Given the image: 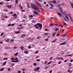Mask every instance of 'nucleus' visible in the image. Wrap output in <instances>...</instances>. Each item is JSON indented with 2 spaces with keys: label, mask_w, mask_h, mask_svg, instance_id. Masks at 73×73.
<instances>
[{
  "label": "nucleus",
  "mask_w": 73,
  "mask_h": 73,
  "mask_svg": "<svg viewBox=\"0 0 73 73\" xmlns=\"http://www.w3.org/2000/svg\"><path fill=\"white\" fill-rule=\"evenodd\" d=\"M37 38L38 39H40V38H40V36H38Z\"/></svg>",
  "instance_id": "nucleus-47"
},
{
  "label": "nucleus",
  "mask_w": 73,
  "mask_h": 73,
  "mask_svg": "<svg viewBox=\"0 0 73 73\" xmlns=\"http://www.w3.org/2000/svg\"><path fill=\"white\" fill-rule=\"evenodd\" d=\"M68 15L69 17L70 18V20H71L72 22H73V20L72 19V17H71V16H70V14H68Z\"/></svg>",
  "instance_id": "nucleus-6"
},
{
  "label": "nucleus",
  "mask_w": 73,
  "mask_h": 73,
  "mask_svg": "<svg viewBox=\"0 0 73 73\" xmlns=\"http://www.w3.org/2000/svg\"><path fill=\"white\" fill-rule=\"evenodd\" d=\"M19 61V60H17V61H15V62H18Z\"/></svg>",
  "instance_id": "nucleus-43"
},
{
  "label": "nucleus",
  "mask_w": 73,
  "mask_h": 73,
  "mask_svg": "<svg viewBox=\"0 0 73 73\" xmlns=\"http://www.w3.org/2000/svg\"><path fill=\"white\" fill-rule=\"evenodd\" d=\"M17 48V47L15 46L13 47V49H16Z\"/></svg>",
  "instance_id": "nucleus-63"
},
{
  "label": "nucleus",
  "mask_w": 73,
  "mask_h": 73,
  "mask_svg": "<svg viewBox=\"0 0 73 73\" xmlns=\"http://www.w3.org/2000/svg\"><path fill=\"white\" fill-rule=\"evenodd\" d=\"M50 5H51V6L52 7H54V6H53V5H52V4H51V3H50Z\"/></svg>",
  "instance_id": "nucleus-44"
},
{
  "label": "nucleus",
  "mask_w": 73,
  "mask_h": 73,
  "mask_svg": "<svg viewBox=\"0 0 73 73\" xmlns=\"http://www.w3.org/2000/svg\"><path fill=\"white\" fill-rule=\"evenodd\" d=\"M56 40H57V38H56L55 40H54V41H52V42H54Z\"/></svg>",
  "instance_id": "nucleus-34"
},
{
  "label": "nucleus",
  "mask_w": 73,
  "mask_h": 73,
  "mask_svg": "<svg viewBox=\"0 0 73 73\" xmlns=\"http://www.w3.org/2000/svg\"><path fill=\"white\" fill-rule=\"evenodd\" d=\"M17 16V14L15 13L14 15H13V16Z\"/></svg>",
  "instance_id": "nucleus-33"
},
{
  "label": "nucleus",
  "mask_w": 73,
  "mask_h": 73,
  "mask_svg": "<svg viewBox=\"0 0 73 73\" xmlns=\"http://www.w3.org/2000/svg\"><path fill=\"white\" fill-rule=\"evenodd\" d=\"M4 68H3L2 69H1L0 70V71H3V70H4Z\"/></svg>",
  "instance_id": "nucleus-38"
},
{
  "label": "nucleus",
  "mask_w": 73,
  "mask_h": 73,
  "mask_svg": "<svg viewBox=\"0 0 73 73\" xmlns=\"http://www.w3.org/2000/svg\"><path fill=\"white\" fill-rule=\"evenodd\" d=\"M37 25H38V26H39V27L40 28V29L42 28V25L40 23H37Z\"/></svg>",
  "instance_id": "nucleus-4"
},
{
  "label": "nucleus",
  "mask_w": 73,
  "mask_h": 73,
  "mask_svg": "<svg viewBox=\"0 0 73 73\" xmlns=\"http://www.w3.org/2000/svg\"><path fill=\"white\" fill-rule=\"evenodd\" d=\"M52 58H53V57H50V60H52Z\"/></svg>",
  "instance_id": "nucleus-46"
},
{
  "label": "nucleus",
  "mask_w": 73,
  "mask_h": 73,
  "mask_svg": "<svg viewBox=\"0 0 73 73\" xmlns=\"http://www.w3.org/2000/svg\"><path fill=\"white\" fill-rule=\"evenodd\" d=\"M21 6V4H20L19 5V7H20Z\"/></svg>",
  "instance_id": "nucleus-48"
},
{
  "label": "nucleus",
  "mask_w": 73,
  "mask_h": 73,
  "mask_svg": "<svg viewBox=\"0 0 73 73\" xmlns=\"http://www.w3.org/2000/svg\"><path fill=\"white\" fill-rule=\"evenodd\" d=\"M61 61L59 62H58V64H61Z\"/></svg>",
  "instance_id": "nucleus-54"
},
{
  "label": "nucleus",
  "mask_w": 73,
  "mask_h": 73,
  "mask_svg": "<svg viewBox=\"0 0 73 73\" xmlns=\"http://www.w3.org/2000/svg\"><path fill=\"white\" fill-rule=\"evenodd\" d=\"M20 49H21V50H22L24 49V47L23 46H21L20 47Z\"/></svg>",
  "instance_id": "nucleus-13"
},
{
  "label": "nucleus",
  "mask_w": 73,
  "mask_h": 73,
  "mask_svg": "<svg viewBox=\"0 0 73 73\" xmlns=\"http://www.w3.org/2000/svg\"><path fill=\"white\" fill-rule=\"evenodd\" d=\"M48 39L47 38H46L45 40V41H48Z\"/></svg>",
  "instance_id": "nucleus-49"
},
{
  "label": "nucleus",
  "mask_w": 73,
  "mask_h": 73,
  "mask_svg": "<svg viewBox=\"0 0 73 73\" xmlns=\"http://www.w3.org/2000/svg\"><path fill=\"white\" fill-rule=\"evenodd\" d=\"M63 19L65 20V21H67L68 20H69V18L68 17V15H66V18L67 19H66L64 17H63Z\"/></svg>",
  "instance_id": "nucleus-3"
},
{
  "label": "nucleus",
  "mask_w": 73,
  "mask_h": 73,
  "mask_svg": "<svg viewBox=\"0 0 73 73\" xmlns=\"http://www.w3.org/2000/svg\"><path fill=\"white\" fill-rule=\"evenodd\" d=\"M52 61H50V62H48V64H47V65H49V64H50V63H51Z\"/></svg>",
  "instance_id": "nucleus-27"
},
{
  "label": "nucleus",
  "mask_w": 73,
  "mask_h": 73,
  "mask_svg": "<svg viewBox=\"0 0 73 73\" xmlns=\"http://www.w3.org/2000/svg\"><path fill=\"white\" fill-rule=\"evenodd\" d=\"M62 6H64L65 5V3H63L62 4Z\"/></svg>",
  "instance_id": "nucleus-32"
},
{
  "label": "nucleus",
  "mask_w": 73,
  "mask_h": 73,
  "mask_svg": "<svg viewBox=\"0 0 73 73\" xmlns=\"http://www.w3.org/2000/svg\"><path fill=\"white\" fill-rule=\"evenodd\" d=\"M62 23H63L64 24V25H66V23H65L63 21H62Z\"/></svg>",
  "instance_id": "nucleus-26"
},
{
  "label": "nucleus",
  "mask_w": 73,
  "mask_h": 73,
  "mask_svg": "<svg viewBox=\"0 0 73 73\" xmlns=\"http://www.w3.org/2000/svg\"><path fill=\"white\" fill-rule=\"evenodd\" d=\"M13 41H14V39H11V42H13Z\"/></svg>",
  "instance_id": "nucleus-62"
},
{
  "label": "nucleus",
  "mask_w": 73,
  "mask_h": 73,
  "mask_svg": "<svg viewBox=\"0 0 73 73\" xmlns=\"http://www.w3.org/2000/svg\"><path fill=\"white\" fill-rule=\"evenodd\" d=\"M30 17H33L32 16V15H31L30 16Z\"/></svg>",
  "instance_id": "nucleus-61"
},
{
  "label": "nucleus",
  "mask_w": 73,
  "mask_h": 73,
  "mask_svg": "<svg viewBox=\"0 0 73 73\" xmlns=\"http://www.w3.org/2000/svg\"><path fill=\"white\" fill-rule=\"evenodd\" d=\"M48 62L47 61H45L44 62V64L45 65H46V63Z\"/></svg>",
  "instance_id": "nucleus-50"
},
{
  "label": "nucleus",
  "mask_w": 73,
  "mask_h": 73,
  "mask_svg": "<svg viewBox=\"0 0 73 73\" xmlns=\"http://www.w3.org/2000/svg\"><path fill=\"white\" fill-rule=\"evenodd\" d=\"M25 37V35L24 34L21 35V38H24Z\"/></svg>",
  "instance_id": "nucleus-5"
},
{
  "label": "nucleus",
  "mask_w": 73,
  "mask_h": 73,
  "mask_svg": "<svg viewBox=\"0 0 73 73\" xmlns=\"http://www.w3.org/2000/svg\"><path fill=\"white\" fill-rule=\"evenodd\" d=\"M12 60H15V59L13 58H12L11 59Z\"/></svg>",
  "instance_id": "nucleus-64"
},
{
  "label": "nucleus",
  "mask_w": 73,
  "mask_h": 73,
  "mask_svg": "<svg viewBox=\"0 0 73 73\" xmlns=\"http://www.w3.org/2000/svg\"><path fill=\"white\" fill-rule=\"evenodd\" d=\"M37 70L38 71V70H39L40 69V67H37L36 68Z\"/></svg>",
  "instance_id": "nucleus-39"
},
{
  "label": "nucleus",
  "mask_w": 73,
  "mask_h": 73,
  "mask_svg": "<svg viewBox=\"0 0 73 73\" xmlns=\"http://www.w3.org/2000/svg\"><path fill=\"white\" fill-rule=\"evenodd\" d=\"M66 36V34H64V35H62V36H63V37H65V36Z\"/></svg>",
  "instance_id": "nucleus-35"
},
{
  "label": "nucleus",
  "mask_w": 73,
  "mask_h": 73,
  "mask_svg": "<svg viewBox=\"0 0 73 73\" xmlns=\"http://www.w3.org/2000/svg\"><path fill=\"white\" fill-rule=\"evenodd\" d=\"M11 24H10L8 25V27H10V26H11Z\"/></svg>",
  "instance_id": "nucleus-58"
},
{
  "label": "nucleus",
  "mask_w": 73,
  "mask_h": 73,
  "mask_svg": "<svg viewBox=\"0 0 73 73\" xmlns=\"http://www.w3.org/2000/svg\"><path fill=\"white\" fill-rule=\"evenodd\" d=\"M17 54H18V53L17 52L16 53L14 54V55L15 56H17Z\"/></svg>",
  "instance_id": "nucleus-36"
},
{
  "label": "nucleus",
  "mask_w": 73,
  "mask_h": 73,
  "mask_svg": "<svg viewBox=\"0 0 73 73\" xmlns=\"http://www.w3.org/2000/svg\"><path fill=\"white\" fill-rule=\"evenodd\" d=\"M49 26V27H50L51 26H54V25L52 23H50Z\"/></svg>",
  "instance_id": "nucleus-18"
},
{
  "label": "nucleus",
  "mask_w": 73,
  "mask_h": 73,
  "mask_svg": "<svg viewBox=\"0 0 73 73\" xmlns=\"http://www.w3.org/2000/svg\"><path fill=\"white\" fill-rule=\"evenodd\" d=\"M67 61H68V60H65L64 61V62H67Z\"/></svg>",
  "instance_id": "nucleus-56"
},
{
  "label": "nucleus",
  "mask_w": 73,
  "mask_h": 73,
  "mask_svg": "<svg viewBox=\"0 0 73 73\" xmlns=\"http://www.w3.org/2000/svg\"><path fill=\"white\" fill-rule=\"evenodd\" d=\"M59 9H60V11L62 14L64 15V14H65V13H66V11H64V12H63V11L62 10V8L61 7H59Z\"/></svg>",
  "instance_id": "nucleus-2"
},
{
  "label": "nucleus",
  "mask_w": 73,
  "mask_h": 73,
  "mask_svg": "<svg viewBox=\"0 0 73 73\" xmlns=\"http://www.w3.org/2000/svg\"><path fill=\"white\" fill-rule=\"evenodd\" d=\"M36 61H37L38 62H39V61H40V60L39 59H37L36 60Z\"/></svg>",
  "instance_id": "nucleus-30"
},
{
  "label": "nucleus",
  "mask_w": 73,
  "mask_h": 73,
  "mask_svg": "<svg viewBox=\"0 0 73 73\" xmlns=\"http://www.w3.org/2000/svg\"><path fill=\"white\" fill-rule=\"evenodd\" d=\"M36 65L37 64H36V63H35L33 64V65H34V66H36Z\"/></svg>",
  "instance_id": "nucleus-41"
},
{
  "label": "nucleus",
  "mask_w": 73,
  "mask_h": 73,
  "mask_svg": "<svg viewBox=\"0 0 73 73\" xmlns=\"http://www.w3.org/2000/svg\"><path fill=\"white\" fill-rule=\"evenodd\" d=\"M6 62H4L3 63V66H4V65H5V64H6Z\"/></svg>",
  "instance_id": "nucleus-24"
},
{
  "label": "nucleus",
  "mask_w": 73,
  "mask_h": 73,
  "mask_svg": "<svg viewBox=\"0 0 73 73\" xmlns=\"http://www.w3.org/2000/svg\"><path fill=\"white\" fill-rule=\"evenodd\" d=\"M12 48V47H5V49H11Z\"/></svg>",
  "instance_id": "nucleus-14"
},
{
  "label": "nucleus",
  "mask_w": 73,
  "mask_h": 73,
  "mask_svg": "<svg viewBox=\"0 0 73 73\" xmlns=\"http://www.w3.org/2000/svg\"><path fill=\"white\" fill-rule=\"evenodd\" d=\"M34 70L35 71H37V68H35V69H34Z\"/></svg>",
  "instance_id": "nucleus-45"
},
{
  "label": "nucleus",
  "mask_w": 73,
  "mask_h": 73,
  "mask_svg": "<svg viewBox=\"0 0 73 73\" xmlns=\"http://www.w3.org/2000/svg\"><path fill=\"white\" fill-rule=\"evenodd\" d=\"M60 34H57L56 35V36H60Z\"/></svg>",
  "instance_id": "nucleus-53"
},
{
  "label": "nucleus",
  "mask_w": 73,
  "mask_h": 73,
  "mask_svg": "<svg viewBox=\"0 0 73 73\" xmlns=\"http://www.w3.org/2000/svg\"><path fill=\"white\" fill-rule=\"evenodd\" d=\"M56 34V33H54L52 35V36H53V37H54V36H55V34Z\"/></svg>",
  "instance_id": "nucleus-28"
},
{
  "label": "nucleus",
  "mask_w": 73,
  "mask_h": 73,
  "mask_svg": "<svg viewBox=\"0 0 73 73\" xmlns=\"http://www.w3.org/2000/svg\"><path fill=\"white\" fill-rule=\"evenodd\" d=\"M11 62H15V60H12L11 61Z\"/></svg>",
  "instance_id": "nucleus-52"
},
{
  "label": "nucleus",
  "mask_w": 73,
  "mask_h": 73,
  "mask_svg": "<svg viewBox=\"0 0 73 73\" xmlns=\"http://www.w3.org/2000/svg\"><path fill=\"white\" fill-rule=\"evenodd\" d=\"M32 22L33 23H36V21L34 20V21H32Z\"/></svg>",
  "instance_id": "nucleus-23"
},
{
  "label": "nucleus",
  "mask_w": 73,
  "mask_h": 73,
  "mask_svg": "<svg viewBox=\"0 0 73 73\" xmlns=\"http://www.w3.org/2000/svg\"><path fill=\"white\" fill-rule=\"evenodd\" d=\"M58 60L60 59L62 60H64V59L62 58H60V57H58L56 58Z\"/></svg>",
  "instance_id": "nucleus-7"
},
{
  "label": "nucleus",
  "mask_w": 73,
  "mask_h": 73,
  "mask_svg": "<svg viewBox=\"0 0 73 73\" xmlns=\"http://www.w3.org/2000/svg\"><path fill=\"white\" fill-rule=\"evenodd\" d=\"M56 29L55 30V32H57V31H58V29L57 28V27H56Z\"/></svg>",
  "instance_id": "nucleus-22"
},
{
  "label": "nucleus",
  "mask_w": 73,
  "mask_h": 73,
  "mask_svg": "<svg viewBox=\"0 0 73 73\" xmlns=\"http://www.w3.org/2000/svg\"><path fill=\"white\" fill-rule=\"evenodd\" d=\"M8 59V58H5L3 59V60H7Z\"/></svg>",
  "instance_id": "nucleus-29"
},
{
  "label": "nucleus",
  "mask_w": 73,
  "mask_h": 73,
  "mask_svg": "<svg viewBox=\"0 0 73 73\" xmlns=\"http://www.w3.org/2000/svg\"><path fill=\"white\" fill-rule=\"evenodd\" d=\"M57 14L59 15L60 17H61V16H62V15H61V14L60 13H57Z\"/></svg>",
  "instance_id": "nucleus-9"
},
{
  "label": "nucleus",
  "mask_w": 73,
  "mask_h": 73,
  "mask_svg": "<svg viewBox=\"0 0 73 73\" xmlns=\"http://www.w3.org/2000/svg\"><path fill=\"white\" fill-rule=\"evenodd\" d=\"M24 53H25V54H28V51H26L24 52Z\"/></svg>",
  "instance_id": "nucleus-17"
},
{
  "label": "nucleus",
  "mask_w": 73,
  "mask_h": 73,
  "mask_svg": "<svg viewBox=\"0 0 73 73\" xmlns=\"http://www.w3.org/2000/svg\"><path fill=\"white\" fill-rule=\"evenodd\" d=\"M66 44V43H65V42H64L60 44V45H65V44Z\"/></svg>",
  "instance_id": "nucleus-10"
},
{
  "label": "nucleus",
  "mask_w": 73,
  "mask_h": 73,
  "mask_svg": "<svg viewBox=\"0 0 73 73\" xmlns=\"http://www.w3.org/2000/svg\"><path fill=\"white\" fill-rule=\"evenodd\" d=\"M23 18L24 19H27V16L26 15H24L23 16Z\"/></svg>",
  "instance_id": "nucleus-21"
},
{
  "label": "nucleus",
  "mask_w": 73,
  "mask_h": 73,
  "mask_svg": "<svg viewBox=\"0 0 73 73\" xmlns=\"http://www.w3.org/2000/svg\"><path fill=\"white\" fill-rule=\"evenodd\" d=\"M27 40H31V38L30 37L28 38H27Z\"/></svg>",
  "instance_id": "nucleus-19"
},
{
  "label": "nucleus",
  "mask_w": 73,
  "mask_h": 73,
  "mask_svg": "<svg viewBox=\"0 0 73 73\" xmlns=\"http://www.w3.org/2000/svg\"><path fill=\"white\" fill-rule=\"evenodd\" d=\"M53 3H55V4H57V3L55 1H53Z\"/></svg>",
  "instance_id": "nucleus-40"
},
{
  "label": "nucleus",
  "mask_w": 73,
  "mask_h": 73,
  "mask_svg": "<svg viewBox=\"0 0 73 73\" xmlns=\"http://www.w3.org/2000/svg\"><path fill=\"white\" fill-rule=\"evenodd\" d=\"M35 2L36 3H37V4L38 5H39V6H40V7H41V5H40V4H39V3H38L37 2V1H35Z\"/></svg>",
  "instance_id": "nucleus-12"
},
{
  "label": "nucleus",
  "mask_w": 73,
  "mask_h": 73,
  "mask_svg": "<svg viewBox=\"0 0 73 73\" xmlns=\"http://www.w3.org/2000/svg\"><path fill=\"white\" fill-rule=\"evenodd\" d=\"M54 25H56V26H57V27H59V26H58V25L56 23H55Z\"/></svg>",
  "instance_id": "nucleus-31"
},
{
  "label": "nucleus",
  "mask_w": 73,
  "mask_h": 73,
  "mask_svg": "<svg viewBox=\"0 0 73 73\" xmlns=\"http://www.w3.org/2000/svg\"><path fill=\"white\" fill-rule=\"evenodd\" d=\"M7 7H8V8H12V6L11 5L7 6Z\"/></svg>",
  "instance_id": "nucleus-11"
},
{
  "label": "nucleus",
  "mask_w": 73,
  "mask_h": 73,
  "mask_svg": "<svg viewBox=\"0 0 73 73\" xmlns=\"http://www.w3.org/2000/svg\"><path fill=\"white\" fill-rule=\"evenodd\" d=\"M13 13V12L12 11H11L10 12V14H12Z\"/></svg>",
  "instance_id": "nucleus-59"
},
{
  "label": "nucleus",
  "mask_w": 73,
  "mask_h": 73,
  "mask_svg": "<svg viewBox=\"0 0 73 73\" xmlns=\"http://www.w3.org/2000/svg\"><path fill=\"white\" fill-rule=\"evenodd\" d=\"M28 48L29 49H31V46H29L28 47Z\"/></svg>",
  "instance_id": "nucleus-51"
},
{
  "label": "nucleus",
  "mask_w": 73,
  "mask_h": 73,
  "mask_svg": "<svg viewBox=\"0 0 73 73\" xmlns=\"http://www.w3.org/2000/svg\"><path fill=\"white\" fill-rule=\"evenodd\" d=\"M3 11L4 12H8V10L7 9H4Z\"/></svg>",
  "instance_id": "nucleus-25"
},
{
  "label": "nucleus",
  "mask_w": 73,
  "mask_h": 73,
  "mask_svg": "<svg viewBox=\"0 0 73 73\" xmlns=\"http://www.w3.org/2000/svg\"><path fill=\"white\" fill-rule=\"evenodd\" d=\"M15 60H19V59H18V58H15Z\"/></svg>",
  "instance_id": "nucleus-42"
},
{
  "label": "nucleus",
  "mask_w": 73,
  "mask_h": 73,
  "mask_svg": "<svg viewBox=\"0 0 73 73\" xmlns=\"http://www.w3.org/2000/svg\"><path fill=\"white\" fill-rule=\"evenodd\" d=\"M46 4V2H44L43 3V4L44 5H45V4Z\"/></svg>",
  "instance_id": "nucleus-55"
},
{
  "label": "nucleus",
  "mask_w": 73,
  "mask_h": 73,
  "mask_svg": "<svg viewBox=\"0 0 73 73\" xmlns=\"http://www.w3.org/2000/svg\"><path fill=\"white\" fill-rule=\"evenodd\" d=\"M14 65H15V64H12L11 65V66H14Z\"/></svg>",
  "instance_id": "nucleus-60"
},
{
  "label": "nucleus",
  "mask_w": 73,
  "mask_h": 73,
  "mask_svg": "<svg viewBox=\"0 0 73 73\" xmlns=\"http://www.w3.org/2000/svg\"><path fill=\"white\" fill-rule=\"evenodd\" d=\"M15 4H17L18 3V0H15Z\"/></svg>",
  "instance_id": "nucleus-20"
},
{
  "label": "nucleus",
  "mask_w": 73,
  "mask_h": 73,
  "mask_svg": "<svg viewBox=\"0 0 73 73\" xmlns=\"http://www.w3.org/2000/svg\"><path fill=\"white\" fill-rule=\"evenodd\" d=\"M73 59H72L70 60V62H73Z\"/></svg>",
  "instance_id": "nucleus-57"
},
{
  "label": "nucleus",
  "mask_w": 73,
  "mask_h": 73,
  "mask_svg": "<svg viewBox=\"0 0 73 73\" xmlns=\"http://www.w3.org/2000/svg\"><path fill=\"white\" fill-rule=\"evenodd\" d=\"M34 13L36 15H38V13L37 12H36V11H34Z\"/></svg>",
  "instance_id": "nucleus-8"
},
{
  "label": "nucleus",
  "mask_w": 73,
  "mask_h": 73,
  "mask_svg": "<svg viewBox=\"0 0 73 73\" xmlns=\"http://www.w3.org/2000/svg\"><path fill=\"white\" fill-rule=\"evenodd\" d=\"M69 66H72V64L71 63H69L68 64Z\"/></svg>",
  "instance_id": "nucleus-37"
},
{
  "label": "nucleus",
  "mask_w": 73,
  "mask_h": 73,
  "mask_svg": "<svg viewBox=\"0 0 73 73\" xmlns=\"http://www.w3.org/2000/svg\"><path fill=\"white\" fill-rule=\"evenodd\" d=\"M31 7L33 8V9H35V11L37 12L38 13L40 12V10H39L38 7H37V6H36V5H35L33 3H31Z\"/></svg>",
  "instance_id": "nucleus-1"
},
{
  "label": "nucleus",
  "mask_w": 73,
  "mask_h": 73,
  "mask_svg": "<svg viewBox=\"0 0 73 73\" xmlns=\"http://www.w3.org/2000/svg\"><path fill=\"white\" fill-rule=\"evenodd\" d=\"M15 33H17V34H19V33H20V32L19 31H15Z\"/></svg>",
  "instance_id": "nucleus-16"
},
{
  "label": "nucleus",
  "mask_w": 73,
  "mask_h": 73,
  "mask_svg": "<svg viewBox=\"0 0 73 73\" xmlns=\"http://www.w3.org/2000/svg\"><path fill=\"white\" fill-rule=\"evenodd\" d=\"M10 40H9V39H8L6 40V42H8Z\"/></svg>",
  "instance_id": "nucleus-15"
}]
</instances>
